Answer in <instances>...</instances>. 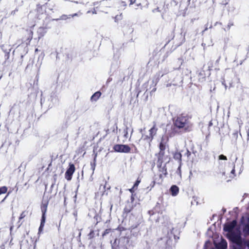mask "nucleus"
I'll return each instance as SVG.
<instances>
[{"label": "nucleus", "mask_w": 249, "mask_h": 249, "mask_svg": "<svg viewBox=\"0 0 249 249\" xmlns=\"http://www.w3.org/2000/svg\"><path fill=\"white\" fill-rule=\"evenodd\" d=\"M7 188L6 186L0 187V195L5 194L7 191Z\"/></svg>", "instance_id": "6ab92c4d"}, {"label": "nucleus", "mask_w": 249, "mask_h": 249, "mask_svg": "<svg viewBox=\"0 0 249 249\" xmlns=\"http://www.w3.org/2000/svg\"><path fill=\"white\" fill-rule=\"evenodd\" d=\"M218 159L220 160H227V157L223 155H219L218 157Z\"/></svg>", "instance_id": "bb28decb"}, {"label": "nucleus", "mask_w": 249, "mask_h": 249, "mask_svg": "<svg viewBox=\"0 0 249 249\" xmlns=\"http://www.w3.org/2000/svg\"><path fill=\"white\" fill-rule=\"evenodd\" d=\"M248 249H249V243L248 244Z\"/></svg>", "instance_id": "79ce46f5"}, {"label": "nucleus", "mask_w": 249, "mask_h": 249, "mask_svg": "<svg viewBox=\"0 0 249 249\" xmlns=\"http://www.w3.org/2000/svg\"><path fill=\"white\" fill-rule=\"evenodd\" d=\"M90 12V11H88L87 12V13H89Z\"/></svg>", "instance_id": "c03bdc74"}, {"label": "nucleus", "mask_w": 249, "mask_h": 249, "mask_svg": "<svg viewBox=\"0 0 249 249\" xmlns=\"http://www.w3.org/2000/svg\"><path fill=\"white\" fill-rule=\"evenodd\" d=\"M155 181H153L152 183V187H153L155 185Z\"/></svg>", "instance_id": "f704fd0d"}, {"label": "nucleus", "mask_w": 249, "mask_h": 249, "mask_svg": "<svg viewBox=\"0 0 249 249\" xmlns=\"http://www.w3.org/2000/svg\"><path fill=\"white\" fill-rule=\"evenodd\" d=\"M210 242L208 241L206 242L205 244L204 245V248H206L207 244H210Z\"/></svg>", "instance_id": "72a5a7b5"}, {"label": "nucleus", "mask_w": 249, "mask_h": 249, "mask_svg": "<svg viewBox=\"0 0 249 249\" xmlns=\"http://www.w3.org/2000/svg\"><path fill=\"white\" fill-rule=\"evenodd\" d=\"M142 130L141 129L140 130V132H141L142 133Z\"/></svg>", "instance_id": "a18cd8bd"}, {"label": "nucleus", "mask_w": 249, "mask_h": 249, "mask_svg": "<svg viewBox=\"0 0 249 249\" xmlns=\"http://www.w3.org/2000/svg\"><path fill=\"white\" fill-rule=\"evenodd\" d=\"M38 37L40 38L43 36L47 32V29L44 27H39L37 30Z\"/></svg>", "instance_id": "f8f14e48"}, {"label": "nucleus", "mask_w": 249, "mask_h": 249, "mask_svg": "<svg viewBox=\"0 0 249 249\" xmlns=\"http://www.w3.org/2000/svg\"><path fill=\"white\" fill-rule=\"evenodd\" d=\"M26 214H27V212H25V211L23 212L20 214V216L19 217V220H20L23 219V218H24L26 216Z\"/></svg>", "instance_id": "5701e85b"}, {"label": "nucleus", "mask_w": 249, "mask_h": 249, "mask_svg": "<svg viewBox=\"0 0 249 249\" xmlns=\"http://www.w3.org/2000/svg\"><path fill=\"white\" fill-rule=\"evenodd\" d=\"M72 2H74V3H80V4H84L83 2H78V1H72Z\"/></svg>", "instance_id": "2f4dec72"}, {"label": "nucleus", "mask_w": 249, "mask_h": 249, "mask_svg": "<svg viewBox=\"0 0 249 249\" xmlns=\"http://www.w3.org/2000/svg\"><path fill=\"white\" fill-rule=\"evenodd\" d=\"M122 3L123 4V5H124V6H125V5H126V4H125V2H122Z\"/></svg>", "instance_id": "ea45409f"}, {"label": "nucleus", "mask_w": 249, "mask_h": 249, "mask_svg": "<svg viewBox=\"0 0 249 249\" xmlns=\"http://www.w3.org/2000/svg\"><path fill=\"white\" fill-rule=\"evenodd\" d=\"M190 1V0H188L187 2L181 1L180 3L179 10L177 14L178 16L185 17L187 14V6Z\"/></svg>", "instance_id": "20e7f679"}, {"label": "nucleus", "mask_w": 249, "mask_h": 249, "mask_svg": "<svg viewBox=\"0 0 249 249\" xmlns=\"http://www.w3.org/2000/svg\"><path fill=\"white\" fill-rule=\"evenodd\" d=\"M167 141L168 138L167 137L165 136L162 137L159 146L160 150H165Z\"/></svg>", "instance_id": "9d476101"}, {"label": "nucleus", "mask_w": 249, "mask_h": 249, "mask_svg": "<svg viewBox=\"0 0 249 249\" xmlns=\"http://www.w3.org/2000/svg\"><path fill=\"white\" fill-rule=\"evenodd\" d=\"M113 149L116 152L125 153H129L131 150L128 145L124 144H116L114 146Z\"/></svg>", "instance_id": "423d86ee"}, {"label": "nucleus", "mask_w": 249, "mask_h": 249, "mask_svg": "<svg viewBox=\"0 0 249 249\" xmlns=\"http://www.w3.org/2000/svg\"><path fill=\"white\" fill-rule=\"evenodd\" d=\"M97 157V154L95 155L94 158V162L93 163H91V168L93 170V171H94L96 166V158Z\"/></svg>", "instance_id": "412c9836"}, {"label": "nucleus", "mask_w": 249, "mask_h": 249, "mask_svg": "<svg viewBox=\"0 0 249 249\" xmlns=\"http://www.w3.org/2000/svg\"><path fill=\"white\" fill-rule=\"evenodd\" d=\"M45 220H46L45 214L42 213L40 224H42V225H44V224L45 223Z\"/></svg>", "instance_id": "b1692460"}, {"label": "nucleus", "mask_w": 249, "mask_h": 249, "mask_svg": "<svg viewBox=\"0 0 249 249\" xmlns=\"http://www.w3.org/2000/svg\"><path fill=\"white\" fill-rule=\"evenodd\" d=\"M135 1H136V0H135L134 1H132V0H131L130 4H133Z\"/></svg>", "instance_id": "c9c22d12"}, {"label": "nucleus", "mask_w": 249, "mask_h": 249, "mask_svg": "<svg viewBox=\"0 0 249 249\" xmlns=\"http://www.w3.org/2000/svg\"><path fill=\"white\" fill-rule=\"evenodd\" d=\"M236 225L235 220H233L232 222L228 223L224 225V230L225 231L231 232L234 229Z\"/></svg>", "instance_id": "6e6552de"}, {"label": "nucleus", "mask_w": 249, "mask_h": 249, "mask_svg": "<svg viewBox=\"0 0 249 249\" xmlns=\"http://www.w3.org/2000/svg\"><path fill=\"white\" fill-rule=\"evenodd\" d=\"M12 228H13V227H11L10 228V231H12Z\"/></svg>", "instance_id": "37998d69"}, {"label": "nucleus", "mask_w": 249, "mask_h": 249, "mask_svg": "<svg viewBox=\"0 0 249 249\" xmlns=\"http://www.w3.org/2000/svg\"><path fill=\"white\" fill-rule=\"evenodd\" d=\"M175 125L178 128H183L185 130H190L192 124L187 116L180 115L178 116L174 121Z\"/></svg>", "instance_id": "f257e3e1"}, {"label": "nucleus", "mask_w": 249, "mask_h": 249, "mask_svg": "<svg viewBox=\"0 0 249 249\" xmlns=\"http://www.w3.org/2000/svg\"><path fill=\"white\" fill-rule=\"evenodd\" d=\"M98 4V2H95L93 3V5H96V4Z\"/></svg>", "instance_id": "4c0bfd02"}, {"label": "nucleus", "mask_w": 249, "mask_h": 249, "mask_svg": "<svg viewBox=\"0 0 249 249\" xmlns=\"http://www.w3.org/2000/svg\"><path fill=\"white\" fill-rule=\"evenodd\" d=\"M5 46L4 45H2L1 46L2 49H3L4 52L5 53V56L6 57V59H8L9 57V54L11 51L10 49H5Z\"/></svg>", "instance_id": "f3484780"}, {"label": "nucleus", "mask_w": 249, "mask_h": 249, "mask_svg": "<svg viewBox=\"0 0 249 249\" xmlns=\"http://www.w3.org/2000/svg\"><path fill=\"white\" fill-rule=\"evenodd\" d=\"M38 51V50H37V49H36V51Z\"/></svg>", "instance_id": "de8ad7c7"}, {"label": "nucleus", "mask_w": 249, "mask_h": 249, "mask_svg": "<svg viewBox=\"0 0 249 249\" xmlns=\"http://www.w3.org/2000/svg\"><path fill=\"white\" fill-rule=\"evenodd\" d=\"M92 13L93 14H97V12H96V10L95 9H94L93 10V11H92Z\"/></svg>", "instance_id": "473e14b6"}, {"label": "nucleus", "mask_w": 249, "mask_h": 249, "mask_svg": "<svg viewBox=\"0 0 249 249\" xmlns=\"http://www.w3.org/2000/svg\"><path fill=\"white\" fill-rule=\"evenodd\" d=\"M8 196V195H7L3 199H2V200L1 201V202H3L4 201V200L6 198L7 196Z\"/></svg>", "instance_id": "58836bf2"}, {"label": "nucleus", "mask_w": 249, "mask_h": 249, "mask_svg": "<svg viewBox=\"0 0 249 249\" xmlns=\"http://www.w3.org/2000/svg\"><path fill=\"white\" fill-rule=\"evenodd\" d=\"M119 2V0H104V4L107 6L110 7L115 3H117Z\"/></svg>", "instance_id": "4468645a"}, {"label": "nucleus", "mask_w": 249, "mask_h": 249, "mask_svg": "<svg viewBox=\"0 0 249 249\" xmlns=\"http://www.w3.org/2000/svg\"><path fill=\"white\" fill-rule=\"evenodd\" d=\"M222 84L225 86V88L226 89L227 88V86L225 84V82H222Z\"/></svg>", "instance_id": "e433bc0d"}, {"label": "nucleus", "mask_w": 249, "mask_h": 249, "mask_svg": "<svg viewBox=\"0 0 249 249\" xmlns=\"http://www.w3.org/2000/svg\"><path fill=\"white\" fill-rule=\"evenodd\" d=\"M157 130V125L154 124L153 126L148 130L147 134H143L142 133V139L150 143L153 139L154 137L156 135Z\"/></svg>", "instance_id": "f03ea898"}, {"label": "nucleus", "mask_w": 249, "mask_h": 249, "mask_svg": "<svg viewBox=\"0 0 249 249\" xmlns=\"http://www.w3.org/2000/svg\"><path fill=\"white\" fill-rule=\"evenodd\" d=\"M141 3H139V4H137V6L140 5Z\"/></svg>", "instance_id": "49530a36"}, {"label": "nucleus", "mask_w": 249, "mask_h": 249, "mask_svg": "<svg viewBox=\"0 0 249 249\" xmlns=\"http://www.w3.org/2000/svg\"><path fill=\"white\" fill-rule=\"evenodd\" d=\"M44 225H42V224H40V227L39 228L38 233H40L43 230V228L44 227Z\"/></svg>", "instance_id": "c85d7f7f"}, {"label": "nucleus", "mask_w": 249, "mask_h": 249, "mask_svg": "<svg viewBox=\"0 0 249 249\" xmlns=\"http://www.w3.org/2000/svg\"><path fill=\"white\" fill-rule=\"evenodd\" d=\"M101 95V93L100 91H97L94 93L91 97L90 100L91 101H96Z\"/></svg>", "instance_id": "2eb2a0df"}, {"label": "nucleus", "mask_w": 249, "mask_h": 249, "mask_svg": "<svg viewBox=\"0 0 249 249\" xmlns=\"http://www.w3.org/2000/svg\"><path fill=\"white\" fill-rule=\"evenodd\" d=\"M75 171V167L73 164L70 163L69 167L65 173V178L68 180H70L71 179V177Z\"/></svg>", "instance_id": "0eeeda50"}, {"label": "nucleus", "mask_w": 249, "mask_h": 249, "mask_svg": "<svg viewBox=\"0 0 249 249\" xmlns=\"http://www.w3.org/2000/svg\"><path fill=\"white\" fill-rule=\"evenodd\" d=\"M70 18L71 17H69V15H63L60 17V19L66 20L67 19L69 18Z\"/></svg>", "instance_id": "4be33fe9"}, {"label": "nucleus", "mask_w": 249, "mask_h": 249, "mask_svg": "<svg viewBox=\"0 0 249 249\" xmlns=\"http://www.w3.org/2000/svg\"><path fill=\"white\" fill-rule=\"evenodd\" d=\"M164 158V150H160L158 154V161L162 163Z\"/></svg>", "instance_id": "dca6fc26"}, {"label": "nucleus", "mask_w": 249, "mask_h": 249, "mask_svg": "<svg viewBox=\"0 0 249 249\" xmlns=\"http://www.w3.org/2000/svg\"><path fill=\"white\" fill-rule=\"evenodd\" d=\"M231 239L233 243V249H243L242 241L239 235H235L232 233L231 234Z\"/></svg>", "instance_id": "7ed1b4c3"}, {"label": "nucleus", "mask_w": 249, "mask_h": 249, "mask_svg": "<svg viewBox=\"0 0 249 249\" xmlns=\"http://www.w3.org/2000/svg\"><path fill=\"white\" fill-rule=\"evenodd\" d=\"M233 25V23H231V22H230L228 23V25H227V28L228 29H230V27Z\"/></svg>", "instance_id": "c756f323"}, {"label": "nucleus", "mask_w": 249, "mask_h": 249, "mask_svg": "<svg viewBox=\"0 0 249 249\" xmlns=\"http://www.w3.org/2000/svg\"><path fill=\"white\" fill-rule=\"evenodd\" d=\"M135 189H136V188H133V187L132 188L130 189L129 190V191L131 193H133V192H134V190H135Z\"/></svg>", "instance_id": "7c9ffc66"}, {"label": "nucleus", "mask_w": 249, "mask_h": 249, "mask_svg": "<svg viewBox=\"0 0 249 249\" xmlns=\"http://www.w3.org/2000/svg\"><path fill=\"white\" fill-rule=\"evenodd\" d=\"M223 178L227 181H230L235 177L234 166H232L230 171L227 169L222 173Z\"/></svg>", "instance_id": "39448f33"}, {"label": "nucleus", "mask_w": 249, "mask_h": 249, "mask_svg": "<svg viewBox=\"0 0 249 249\" xmlns=\"http://www.w3.org/2000/svg\"><path fill=\"white\" fill-rule=\"evenodd\" d=\"M128 128L126 127V128L124 130V137L126 139L128 138Z\"/></svg>", "instance_id": "393cba45"}, {"label": "nucleus", "mask_w": 249, "mask_h": 249, "mask_svg": "<svg viewBox=\"0 0 249 249\" xmlns=\"http://www.w3.org/2000/svg\"><path fill=\"white\" fill-rule=\"evenodd\" d=\"M181 154L179 152H176L174 154V158L176 160H178L179 162V166L178 169V170L179 171V173L180 174V168H181Z\"/></svg>", "instance_id": "9b49d317"}, {"label": "nucleus", "mask_w": 249, "mask_h": 249, "mask_svg": "<svg viewBox=\"0 0 249 249\" xmlns=\"http://www.w3.org/2000/svg\"><path fill=\"white\" fill-rule=\"evenodd\" d=\"M244 232L247 234H249V223L245 226L244 228Z\"/></svg>", "instance_id": "aec40b11"}, {"label": "nucleus", "mask_w": 249, "mask_h": 249, "mask_svg": "<svg viewBox=\"0 0 249 249\" xmlns=\"http://www.w3.org/2000/svg\"><path fill=\"white\" fill-rule=\"evenodd\" d=\"M41 212L43 214H45L47 210V203H43L41 205Z\"/></svg>", "instance_id": "a211bd4d"}, {"label": "nucleus", "mask_w": 249, "mask_h": 249, "mask_svg": "<svg viewBox=\"0 0 249 249\" xmlns=\"http://www.w3.org/2000/svg\"><path fill=\"white\" fill-rule=\"evenodd\" d=\"M1 249H4V246H2L1 247Z\"/></svg>", "instance_id": "a19ab883"}, {"label": "nucleus", "mask_w": 249, "mask_h": 249, "mask_svg": "<svg viewBox=\"0 0 249 249\" xmlns=\"http://www.w3.org/2000/svg\"><path fill=\"white\" fill-rule=\"evenodd\" d=\"M215 246L217 249H226L227 247V243L225 240L222 239L221 241L215 244Z\"/></svg>", "instance_id": "1a4fd4ad"}, {"label": "nucleus", "mask_w": 249, "mask_h": 249, "mask_svg": "<svg viewBox=\"0 0 249 249\" xmlns=\"http://www.w3.org/2000/svg\"><path fill=\"white\" fill-rule=\"evenodd\" d=\"M141 182V180L139 179V178L137 179V180H136V182L135 183V184H134L133 185V188H137V187H138V186L139 185V183H140Z\"/></svg>", "instance_id": "a878e982"}, {"label": "nucleus", "mask_w": 249, "mask_h": 249, "mask_svg": "<svg viewBox=\"0 0 249 249\" xmlns=\"http://www.w3.org/2000/svg\"><path fill=\"white\" fill-rule=\"evenodd\" d=\"M170 191L173 196H176L179 192V189L176 185H173L170 188Z\"/></svg>", "instance_id": "ddd939ff"}, {"label": "nucleus", "mask_w": 249, "mask_h": 249, "mask_svg": "<svg viewBox=\"0 0 249 249\" xmlns=\"http://www.w3.org/2000/svg\"><path fill=\"white\" fill-rule=\"evenodd\" d=\"M81 14V13H75V14H71V15H69V17H71L73 18V17H76V16H78L79 15H80Z\"/></svg>", "instance_id": "cd10ccee"}]
</instances>
